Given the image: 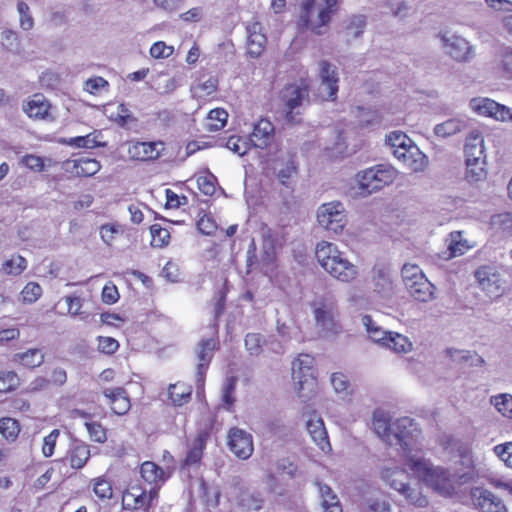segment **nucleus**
Masks as SVG:
<instances>
[{"label": "nucleus", "instance_id": "57", "mask_svg": "<svg viewBox=\"0 0 512 512\" xmlns=\"http://www.w3.org/2000/svg\"><path fill=\"white\" fill-rule=\"evenodd\" d=\"M201 490L208 506L216 507L219 504L221 492L217 486H209L204 481L200 483Z\"/></svg>", "mask_w": 512, "mask_h": 512}, {"label": "nucleus", "instance_id": "28", "mask_svg": "<svg viewBox=\"0 0 512 512\" xmlns=\"http://www.w3.org/2000/svg\"><path fill=\"white\" fill-rule=\"evenodd\" d=\"M209 434L206 431H200L189 445L184 466L196 465L203 456Z\"/></svg>", "mask_w": 512, "mask_h": 512}, {"label": "nucleus", "instance_id": "19", "mask_svg": "<svg viewBox=\"0 0 512 512\" xmlns=\"http://www.w3.org/2000/svg\"><path fill=\"white\" fill-rule=\"evenodd\" d=\"M275 137V127L273 123L266 119H260L253 127L250 135V143L259 149H265L272 144Z\"/></svg>", "mask_w": 512, "mask_h": 512}, {"label": "nucleus", "instance_id": "7", "mask_svg": "<svg viewBox=\"0 0 512 512\" xmlns=\"http://www.w3.org/2000/svg\"><path fill=\"white\" fill-rule=\"evenodd\" d=\"M381 478L409 503L418 507H425L428 504L427 498L418 489L409 486L408 474L404 469L397 466H384L381 470Z\"/></svg>", "mask_w": 512, "mask_h": 512}, {"label": "nucleus", "instance_id": "62", "mask_svg": "<svg viewBox=\"0 0 512 512\" xmlns=\"http://www.w3.org/2000/svg\"><path fill=\"white\" fill-rule=\"evenodd\" d=\"M85 426L87 428L91 440L98 443H104L106 441V431L100 423L86 422Z\"/></svg>", "mask_w": 512, "mask_h": 512}, {"label": "nucleus", "instance_id": "38", "mask_svg": "<svg viewBox=\"0 0 512 512\" xmlns=\"http://www.w3.org/2000/svg\"><path fill=\"white\" fill-rule=\"evenodd\" d=\"M298 397L303 403L311 401L317 393L316 377H308L294 382Z\"/></svg>", "mask_w": 512, "mask_h": 512}, {"label": "nucleus", "instance_id": "50", "mask_svg": "<svg viewBox=\"0 0 512 512\" xmlns=\"http://www.w3.org/2000/svg\"><path fill=\"white\" fill-rule=\"evenodd\" d=\"M236 378L229 377L222 387V402L226 410L230 411L235 403Z\"/></svg>", "mask_w": 512, "mask_h": 512}, {"label": "nucleus", "instance_id": "2", "mask_svg": "<svg viewBox=\"0 0 512 512\" xmlns=\"http://www.w3.org/2000/svg\"><path fill=\"white\" fill-rule=\"evenodd\" d=\"M315 257L319 265L334 279L350 283L358 276V267L347 258L337 245L322 241L317 244Z\"/></svg>", "mask_w": 512, "mask_h": 512}, {"label": "nucleus", "instance_id": "27", "mask_svg": "<svg viewBox=\"0 0 512 512\" xmlns=\"http://www.w3.org/2000/svg\"><path fill=\"white\" fill-rule=\"evenodd\" d=\"M140 473L143 480L148 484L153 485L157 490L158 487L169 477V474H166L163 468L151 461H145L142 463Z\"/></svg>", "mask_w": 512, "mask_h": 512}, {"label": "nucleus", "instance_id": "40", "mask_svg": "<svg viewBox=\"0 0 512 512\" xmlns=\"http://www.w3.org/2000/svg\"><path fill=\"white\" fill-rule=\"evenodd\" d=\"M466 160L485 159L484 139L480 135L471 136L465 145Z\"/></svg>", "mask_w": 512, "mask_h": 512}, {"label": "nucleus", "instance_id": "35", "mask_svg": "<svg viewBox=\"0 0 512 512\" xmlns=\"http://www.w3.org/2000/svg\"><path fill=\"white\" fill-rule=\"evenodd\" d=\"M276 260V248L273 239L270 236H265L263 239L261 264L265 274H270L274 271V263Z\"/></svg>", "mask_w": 512, "mask_h": 512}, {"label": "nucleus", "instance_id": "54", "mask_svg": "<svg viewBox=\"0 0 512 512\" xmlns=\"http://www.w3.org/2000/svg\"><path fill=\"white\" fill-rule=\"evenodd\" d=\"M358 120L361 126H369L379 124L382 121V116L377 110L373 109H365V108H357Z\"/></svg>", "mask_w": 512, "mask_h": 512}, {"label": "nucleus", "instance_id": "18", "mask_svg": "<svg viewBox=\"0 0 512 512\" xmlns=\"http://www.w3.org/2000/svg\"><path fill=\"white\" fill-rule=\"evenodd\" d=\"M64 170L77 177H90L95 175L101 168L100 163L94 159L81 156L75 159H68L63 163Z\"/></svg>", "mask_w": 512, "mask_h": 512}, {"label": "nucleus", "instance_id": "46", "mask_svg": "<svg viewBox=\"0 0 512 512\" xmlns=\"http://www.w3.org/2000/svg\"><path fill=\"white\" fill-rule=\"evenodd\" d=\"M27 267L25 258L20 255L12 256L6 260L1 268L3 274L17 276L21 274Z\"/></svg>", "mask_w": 512, "mask_h": 512}, {"label": "nucleus", "instance_id": "52", "mask_svg": "<svg viewBox=\"0 0 512 512\" xmlns=\"http://www.w3.org/2000/svg\"><path fill=\"white\" fill-rule=\"evenodd\" d=\"M20 431L18 422L13 418L0 419V433L7 440H15Z\"/></svg>", "mask_w": 512, "mask_h": 512}, {"label": "nucleus", "instance_id": "37", "mask_svg": "<svg viewBox=\"0 0 512 512\" xmlns=\"http://www.w3.org/2000/svg\"><path fill=\"white\" fill-rule=\"evenodd\" d=\"M218 80L216 77L209 76L199 79L191 86V92L195 98H205L217 91Z\"/></svg>", "mask_w": 512, "mask_h": 512}, {"label": "nucleus", "instance_id": "14", "mask_svg": "<svg viewBox=\"0 0 512 512\" xmlns=\"http://www.w3.org/2000/svg\"><path fill=\"white\" fill-rule=\"evenodd\" d=\"M228 446L236 457L243 460L248 459L254 451L252 435L237 427L229 430Z\"/></svg>", "mask_w": 512, "mask_h": 512}, {"label": "nucleus", "instance_id": "23", "mask_svg": "<svg viewBox=\"0 0 512 512\" xmlns=\"http://www.w3.org/2000/svg\"><path fill=\"white\" fill-rule=\"evenodd\" d=\"M163 142H135L129 146L128 153L135 159L140 161H149L157 159L160 151L163 149Z\"/></svg>", "mask_w": 512, "mask_h": 512}, {"label": "nucleus", "instance_id": "58", "mask_svg": "<svg viewBox=\"0 0 512 512\" xmlns=\"http://www.w3.org/2000/svg\"><path fill=\"white\" fill-rule=\"evenodd\" d=\"M119 348V342L112 337L98 336L97 337V349L99 352L112 355Z\"/></svg>", "mask_w": 512, "mask_h": 512}, {"label": "nucleus", "instance_id": "21", "mask_svg": "<svg viewBox=\"0 0 512 512\" xmlns=\"http://www.w3.org/2000/svg\"><path fill=\"white\" fill-rule=\"evenodd\" d=\"M307 431L312 441L325 453L331 451L327 430L321 417L313 415L307 420Z\"/></svg>", "mask_w": 512, "mask_h": 512}, {"label": "nucleus", "instance_id": "15", "mask_svg": "<svg viewBox=\"0 0 512 512\" xmlns=\"http://www.w3.org/2000/svg\"><path fill=\"white\" fill-rule=\"evenodd\" d=\"M321 94L326 100L334 101L337 97L339 77L335 65L326 60L319 62Z\"/></svg>", "mask_w": 512, "mask_h": 512}, {"label": "nucleus", "instance_id": "42", "mask_svg": "<svg viewBox=\"0 0 512 512\" xmlns=\"http://www.w3.org/2000/svg\"><path fill=\"white\" fill-rule=\"evenodd\" d=\"M90 457V449L86 444H75L69 452L68 460L74 469H81Z\"/></svg>", "mask_w": 512, "mask_h": 512}, {"label": "nucleus", "instance_id": "17", "mask_svg": "<svg viewBox=\"0 0 512 512\" xmlns=\"http://www.w3.org/2000/svg\"><path fill=\"white\" fill-rule=\"evenodd\" d=\"M471 499L481 512H507L504 502L487 489L480 487L472 489Z\"/></svg>", "mask_w": 512, "mask_h": 512}, {"label": "nucleus", "instance_id": "29", "mask_svg": "<svg viewBox=\"0 0 512 512\" xmlns=\"http://www.w3.org/2000/svg\"><path fill=\"white\" fill-rule=\"evenodd\" d=\"M104 396L109 399L113 412L117 415L126 414L130 407V400L123 388H110L104 391Z\"/></svg>", "mask_w": 512, "mask_h": 512}, {"label": "nucleus", "instance_id": "44", "mask_svg": "<svg viewBox=\"0 0 512 512\" xmlns=\"http://www.w3.org/2000/svg\"><path fill=\"white\" fill-rule=\"evenodd\" d=\"M485 159L466 160V178L469 182H478L486 177Z\"/></svg>", "mask_w": 512, "mask_h": 512}, {"label": "nucleus", "instance_id": "55", "mask_svg": "<svg viewBox=\"0 0 512 512\" xmlns=\"http://www.w3.org/2000/svg\"><path fill=\"white\" fill-rule=\"evenodd\" d=\"M20 379L13 371L0 372V393H7L19 385Z\"/></svg>", "mask_w": 512, "mask_h": 512}, {"label": "nucleus", "instance_id": "6", "mask_svg": "<svg viewBox=\"0 0 512 512\" xmlns=\"http://www.w3.org/2000/svg\"><path fill=\"white\" fill-rule=\"evenodd\" d=\"M401 276L407 292L416 301L429 302L435 298L434 285L427 279L418 265L404 264Z\"/></svg>", "mask_w": 512, "mask_h": 512}, {"label": "nucleus", "instance_id": "64", "mask_svg": "<svg viewBox=\"0 0 512 512\" xmlns=\"http://www.w3.org/2000/svg\"><path fill=\"white\" fill-rule=\"evenodd\" d=\"M494 452L506 466L512 468V442L496 445Z\"/></svg>", "mask_w": 512, "mask_h": 512}, {"label": "nucleus", "instance_id": "59", "mask_svg": "<svg viewBox=\"0 0 512 512\" xmlns=\"http://www.w3.org/2000/svg\"><path fill=\"white\" fill-rule=\"evenodd\" d=\"M17 11L19 13V21L21 28L25 31L31 30L34 25V21L29 12V6L25 2L20 1L17 4Z\"/></svg>", "mask_w": 512, "mask_h": 512}, {"label": "nucleus", "instance_id": "16", "mask_svg": "<svg viewBox=\"0 0 512 512\" xmlns=\"http://www.w3.org/2000/svg\"><path fill=\"white\" fill-rule=\"evenodd\" d=\"M23 111L29 118L36 120H49L53 121V107L49 100L42 94H34L29 97L22 106Z\"/></svg>", "mask_w": 512, "mask_h": 512}, {"label": "nucleus", "instance_id": "22", "mask_svg": "<svg viewBox=\"0 0 512 512\" xmlns=\"http://www.w3.org/2000/svg\"><path fill=\"white\" fill-rule=\"evenodd\" d=\"M372 429L375 434L384 442L392 445L393 423L388 412L383 409H376L372 413Z\"/></svg>", "mask_w": 512, "mask_h": 512}, {"label": "nucleus", "instance_id": "8", "mask_svg": "<svg viewBox=\"0 0 512 512\" xmlns=\"http://www.w3.org/2000/svg\"><path fill=\"white\" fill-rule=\"evenodd\" d=\"M316 216L320 227L333 234L342 233L348 223L346 209L340 201L321 204L317 208Z\"/></svg>", "mask_w": 512, "mask_h": 512}, {"label": "nucleus", "instance_id": "48", "mask_svg": "<svg viewBox=\"0 0 512 512\" xmlns=\"http://www.w3.org/2000/svg\"><path fill=\"white\" fill-rule=\"evenodd\" d=\"M331 384L335 393L341 398L345 399L351 394V387L347 377L342 373H334L331 376Z\"/></svg>", "mask_w": 512, "mask_h": 512}, {"label": "nucleus", "instance_id": "61", "mask_svg": "<svg viewBox=\"0 0 512 512\" xmlns=\"http://www.w3.org/2000/svg\"><path fill=\"white\" fill-rule=\"evenodd\" d=\"M42 294V288L35 282H29L22 290L21 295L24 302L33 303Z\"/></svg>", "mask_w": 512, "mask_h": 512}, {"label": "nucleus", "instance_id": "49", "mask_svg": "<svg viewBox=\"0 0 512 512\" xmlns=\"http://www.w3.org/2000/svg\"><path fill=\"white\" fill-rule=\"evenodd\" d=\"M387 143L394 150L404 151L413 144L412 140L401 131H392L387 136Z\"/></svg>", "mask_w": 512, "mask_h": 512}, {"label": "nucleus", "instance_id": "33", "mask_svg": "<svg viewBox=\"0 0 512 512\" xmlns=\"http://www.w3.org/2000/svg\"><path fill=\"white\" fill-rule=\"evenodd\" d=\"M44 353L41 349L31 348L24 352L16 353L13 361L25 368H36L44 362Z\"/></svg>", "mask_w": 512, "mask_h": 512}, {"label": "nucleus", "instance_id": "51", "mask_svg": "<svg viewBox=\"0 0 512 512\" xmlns=\"http://www.w3.org/2000/svg\"><path fill=\"white\" fill-rule=\"evenodd\" d=\"M250 141L240 136H231L227 139L225 146L233 153L243 156L250 149Z\"/></svg>", "mask_w": 512, "mask_h": 512}, {"label": "nucleus", "instance_id": "20", "mask_svg": "<svg viewBox=\"0 0 512 512\" xmlns=\"http://www.w3.org/2000/svg\"><path fill=\"white\" fill-rule=\"evenodd\" d=\"M393 154L413 172L423 171L428 163L426 155L414 144L406 148L404 151L394 150Z\"/></svg>", "mask_w": 512, "mask_h": 512}, {"label": "nucleus", "instance_id": "24", "mask_svg": "<svg viewBox=\"0 0 512 512\" xmlns=\"http://www.w3.org/2000/svg\"><path fill=\"white\" fill-rule=\"evenodd\" d=\"M247 34L248 53L252 57L260 56L267 41L265 34L262 32L260 23L254 22L249 24L247 27Z\"/></svg>", "mask_w": 512, "mask_h": 512}, {"label": "nucleus", "instance_id": "25", "mask_svg": "<svg viewBox=\"0 0 512 512\" xmlns=\"http://www.w3.org/2000/svg\"><path fill=\"white\" fill-rule=\"evenodd\" d=\"M217 346L218 342L215 338L205 339L199 343V363L197 367L198 382H203L204 374L213 357V352L217 349Z\"/></svg>", "mask_w": 512, "mask_h": 512}, {"label": "nucleus", "instance_id": "13", "mask_svg": "<svg viewBox=\"0 0 512 512\" xmlns=\"http://www.w3.org/2000/svg\"><path fill=\"white\" fill-rule=\"evenodd\" d=\"M158 497V490L152 487L148 492L138 485H131L123 494L122 503L126 509H148Z\"/></svg>", "mask_w": 512, "mask_h": 512}, {"label": "nucleus", "instance_id": "47", "mask_svg": "<svg viewBox=\"0 0 512 512\" xmlns=\"http://www.w3.org/2000/svg\"><path fill=\"white\" fill-rule=\"evenodd\" d=\"M124 233V226L119 223H107L100 227V237L107 245H112L118 235Z\"/></svg>", "mask_w": 512, "mask_h": 512}, {"label": "nucleus", "instance_id": "12", "mask_svg": "<svg viewBox=\"0 0 512 512\" xmlns=\"http://www.w3.org/2000/svg\"><path fill=\"white\" fill-rule=\"evenodd\" d=\"M478 285L490 298H497L502 295V277L497 267L485 265L475 272Z\"/></svg>", "mask_w": 512, "mask_h": 512}, {"label": "nucleus", "instance_id": "31", "mask_svg": "<svg viewBox=\"0 0 512 512\" xmlns=\"http://www.w3.org/2000/svg\"><path fill=\"white\" fill-rule=\"evenodd\" d=\"M315 485L318 487L323 512H343L338 496L328 485L320 481H317Z\"/></svg>", "mask_w": 512, "mask_h": 512}, {"label": "nucleus", "instance_id": "10", "mask_svg": "<svg viewBox=\"0 0 512 512\" xmlns=\"http://www.w3.org/2000/svg\"><path fill=\"white\" fill-rule=\"evenodd\" d=\"M280 99L284 105L286 119L293 122L294 111L309 102L308 80L301 79L297 83L285 86L280 93Z\"/></svg>", "mask_w": 512, "mask_h": 512}, {"label": "nucleus", "instance_id": "1", "mask_svg": "<svg viewBox=\"0 0 512 512\" xmlns=\"http://www.w3.org/2000/svg\"><path fill=\"white\" fill-rule=\"evenodd\" d=\"M400 445L405 464L412 473L427 486L441 495L448 496L454 491V476L446 469L433 466L422 454L421 431L409 417L393 422L392 445Z\"/></svg>", "mask_w": 512, "mask_h": 512}, {"label": "nucleus", "instance_id": "45", "mask_svg": "<svg viewBox=\"0 0 512 512\" xmlns=\"http://www.w3.org/2000/svg\"><path fill=\"white\" fill-rule=\"evenodd\" d=\"M491 404L496 410L501 413L504 417L512 420V395L508 393H502L494 395L490 398Z\"/></svg>", "mask_w": 512, "mask_h": 512}, {"label": "nucleus", "instance_id": "5", "mask_svg": "<svg viewBox=\"0 0 512 512\" xmlns=\"http://www.w3.org/2000/svg\"><path fill=\"white\" fill-rule=\"evenodd\" d=\"M310 308L321 333L325 336H334L341 332L336 301L332 297L326 295L316 297L310 303Z\"/></svg>", "mask_w": 512, "mask_h": 512}, {"label": "nucleus", "instance_id": "53", "mask_svg": "<svg viewBox=\"0 0 512 512\" xmlns=\"http://www.w3.org/2000/svg\"><path fill=\"white\" fill-rule=\"evenodd\" d=\"M150 234L152 237L151 244L154 247L161 248L169 243V231L166 228H162L159 224L150 226Z\"/></svg>", "mask_w": 512, "mask_h": 512}, {"label": "nucleus", "instance_id": "4", "mask_svg": "<svg viewBox=\"0 0 512 512\" xmlns=\"http://www.w3.org/2000/svg\"><path fill=\"white\" fill-rule=\"evenodd\" d=\"M338 4L339 0H302L300 26L316 35H323L338 10Z\"/></svg>", "mask_w": 512, "mask_h": 512}, {"label": "nucleus", "instance_id": "63", "mask_svg": "<svg viewBox=\"0 0 512 512\" xmlns=\"http://www.w3.org/2000/svg\"><path fill=\"white\" fill-rule=\"evenodd\" d=\"M369 512H392L391 505L383 497H371L366 500Z\"/></svg>", "mask_w": 512, "mask_h": 512}, {"label": "nucleus", "instance_id": "36", "mask_svg": "<svg viewBox=\"0 0 512 512\" xmlns=\"http://www.w3.org/2000/svg\"><path fill=\"white\" fill-rule=\"evenodd\" d=\"M265 499L261 492L254 490H244L238 498V505L246 511L260 510Z\"/></svg>", "mask_w": 512, "mask_h": 512}, {"label": "nucleus", "instance_id": "32", "mask_svg": "<svg viewBox=\"0 0 512 512\" xmlns=\"http://www.w3.org/2000/svg\"><path fill=\"white\" fill-rule=\"evenodd\" d=\"M383 348L389 349L399 355L408 354L413 350V342L407 336L392 331Z\"/></svg>", "mask_w": 512, "mask_h": 512}, {"label": "nucleus", "instance_id": "3", "mask_svg": "<svg viewBox=\"0 0 512 512\" xmlns=\"http://www.w3.org/2000/svg\"><path fill=\"white\" fill-rule=\"evenodd\" d=\"M397 175V170L390 164H377L363 169L355 175V184L350 194L354 198L368 197L392 184Z\"/></svg>", "mask_w": 512, "mask_h": 512}, {"label": "nucleus", "instance_id": "11", "mask_svg": "<svg viewBox=\"0 0 512 512\" xmlns=\"http://www.w3.org/2000/svg\"><path fill=\"white\" fill-rule=\"evenodd\" d=\"M470 109L480 116L490 117L496 121L512 123V108L487 97H475L469 102Z\"/></svg>", "mask_w": 512, "mask_h": 512}, {"label": "nucleus", "instance_id": "34", "mask_svg": "<svg viewBox=\"0 0 512 512\" xmlns=\"http://www.w3.org/2000/svg\"><path fill=\"white\" fill-rule=\"evenodd\" d=\"M466 128V121L461 118H451L434 127V134L440 138L455 135Z\"/></svg>", "mask_w": 512, "mask_h": 512}, {"label": "nucleus", "instance_id": "39", "mask_svg": "<svg viewBox=\"0 0 512 512\" xmlns=\"http://www.w3.org/2000/svg\"><path fill=\"white\" fill-rule=\"evenodd\" d=\"M192 388L185 383L171 384L168 388V395L175 406H182L189 402Z\"/></svg>", "mask_w": 512, "mask_h": 512}, {"label": "nucleus", "instance_id": "41", "mask_svg": "<svg viewBox=\"0 0 512 512\" xmlns=\"http://www.w3.org/2000/svg\"><path fill=\"white\" fill-rule=\"evenodd\" d=\"M471 247L472 245L463 238L462 232L455 231L450 234L448 244L449 258L461 256Z\"/></svg>", "mask_w": 512, "mask_h": 512}, {"label": "nucleus", "instance_id": "26", "mask_svg": "<svg viewBox=\"0 0 512 512\" xmlns=\"http://www.w3.org/2000/svg\"><path fill=\"white\" fill-rule=\"evenodd\" d=\"M373 292L381 299H390L394 294V285L390 274L378 269L373 276Z\"/></svg>", "mask_w": 512, "mask_h": 512}, {"label": "nucleus", "instance_id": "9", "mask_svg": "<svg viewBox=\"0 0 512 512\" xmlns=\"http://www.w3.org/2000/svg\"><path fill=\"white\" fill-rule=\"evenodd\" d=\"M442 48L445 53L458 63H469L475 55L476 49L467 39L456 33L443 32L439 34Z\"/></svg>", "mask_w": 512, "mask_h": 512}, {"label": "nucleus", "instance_id": "56", "mask_svg": "<svg viewBox=\"0 0 512 512\" xmlns=\"http://www.w3.org/2000/svg\"><path fill=\"white\" fill-rule=\"evenodd\" d=\"M149 53L154 59H166L173 55L174 47L167 45L164 41H157L152 44Z\"/></svg>", "mask_w": 512, "mask_h": 512}, {"label": "nucleus", "instance_id": "43", "mask_svg": "<svg viewBox=\"0 0 512 512\" xmlns=\"http://www.w3.org/2000/svg\"><path fill=\"white\" fill-rule=\"evenodd\" d=\"M228 119V113L222 108L212 109L205 119V128L209 132H215L222 129Z\"/></svg>", "mask_w": 512, "mask_h": 512}, {"label": "nucleus", "instance_id": "30", "mask_svg": "<svg viewBox=\"0 0 512 512\" xmlns=\"http://www.w3.org/2000/svg\"><path fill=\"white\" fill-rule=\"evenodd\" d=\"M314 358L309 354H300L292 362V378L293 381H298L308 377H316L314 374Z\"/></svg>", "mask_w": 512, "mask_h": 512}, {"label": "nucleus", "instance_id": "60", "mask_svg": "<svg viewBox=\"0 0 512 512\" xmlns=\"http://www.w3.org/2000/svg\"><path fill=\"white\" fill-rule=\"evenodd\" d=\"M69 144L78 148H94L101 145L95 133L71 138Z\"/></svg>", "mask_w": 512, "mask_h": 512}]
</instances>
